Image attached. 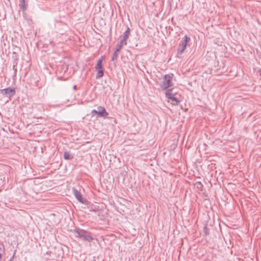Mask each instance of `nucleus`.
<instances>
[{"mask_svg":"<svg viewBox=\"0 0 261 261\" xmlns=\"http://www.w3.org/2000/svg\"><path fill=\"white\" fill-rule=\"evenodd\" d=\"M173 74H168L164 76L163 81L160 85V87L163 90H167L168 88L173 86L172 78Z\"/></svg>","mask_w":261,"mask_h":261,"instance_id":"obj_1","label":"nucleus"},{"mask_svg":"<svg viewBox=\"0 0 261 261\" xmlns=\"http://www.w3.org/2000/svg\"><path fill=\"white\" fill-rule=\"evenodd\" d=\"M190 40V38L185 35L182 40L180 41L178 49L177 52L179 54H181L185 49L186 48L187 43Z\"/></svg>","mask_w":261,"mask_h":261,"instance_id":"obj_2","label":"nucleus"},{"mask_svg":"<svg viewBox=\"0 0 261 261\" xmlns=\"http://www.w3.org/2000/svg\"><path fill=\"white\" fill-rule=\"evenodd\" d=\"M0 93L7 97L11 98L15 94L14 88L8 87L0 90Z\"/></svg>","mask_w":261,"mask_h":261,"instance_id":"obj_3","label":"nucleus"},{"mask_svg":"<svg viewBox=\"0 0 261 261\" xmlns=\"http://www.w3.org/2000/svg\"><path fill=\"white\" fill-rule=\"evenodd\" d=\"M172 90V89H169L166 91V92H165L166 97L172 101H175L176 102H179V100L176 97H175V94H173V93H171Z\"/></svg>","mask_w":261,"mask_h":261,"instance_id":"obj_4","label":"nucleus"},{"mask_svg":"<svg viewBox=\"0 0 261 261\" xmlns=\"http://www.w3.org/2000/svg\"><path fill=\"white\" fill-rule=\"evenodd\" d=\"M81 239L88 242H91L94 240V238L91 236V233L87 230H85V233H84Z\"/></svg>","mask_w":261,"mask_h":261,"instance_id":"obj_5","label":"nucleus"},{"mask_svg":"<svg viewBox=\"0 0 261 261\" xmlns=\"http://www.w3.org/2000/svg\"><path fill=\"white\" fill-rule=\"evenodd\" d=\"M97 115L99 117H107L108 115V113L106 111L104 107L99 106L97 107Z\"/></svg>","mask_w":261,"mask_h":261,"instance_id":"obj_6","label":"nucleus"},{"mask_svg":"<svg viewBox=\"0 0 261 261\" xmlns=\"http://www.w3.org/2000/svg\"><path fill=\"white\" fill-rule=\"evenodd\" d=\"M72 232L74 233L75 238H82L84 233H85V230L83 229L76 228L73 229Z\"/></svg>","mask_w":261,"mask_h":261,"instance_id":"obj_7","label":"nucleus"},{"mask_svg":"<svg viewBox=\"0 0 261 261\" xmlns=\"http://www.w3.org/2000/svg\"><path fill=\"white\" fill-rule=\"evenodd\" d=\"M72 191L73 192V194L77 200L81 202L82 203H84V202L83 199L82 195L80 192H79L75 188L72 189Z\"/></svg>","mask_w":261,"mask_h":261,"instance_id":"obj_8","label":"nucleus"},{"mask_svg":"<svg viewBox=\"0 0 261 261\" xmlns=\"http://www.w3.org/2000/svg\"><path fill=\"white\" fill-rule=\"evenodd\" d=\"M127 42L121 39L119 43L116 45L117 51H120L123 46L126 45Z\"/></svg>","mask_w":261,"mask_h":261,"instance_id":"obj_9","label":"nucleus"},{"mask_svg":"<svg viewBox=\"0 0 261 261\" xmlns=\"http://www.w3.org/2000/svg\"><path fill=\"white\" fill-rule=\"evenodd\" d=\"M129 35H130V29L129 27H127V29L124 33L123 36V38L122 39L124 41H125L126 42H127V40Z\"/></svg>","mask_w":261,"mask_h":261,"instance_id":"obj_10","label":"nucleus"},{"mask_svg":"<svg viewBox=\"0 0 261 261\" xmlns=\"http://www.w3.org/2000/svg\"><path fill=\"white\" fill-rule=\"evenodd\" d=\"M102 59H100L98 60L95 68L97 70H103L102 67Z\"/></svg>","mask_w":261,"mask_h":261,"instance_id":"obj_11","label":"nucleus"},{"mask_svg":"<svg viewBox=\"0 0 261 261\" xmlns=\"http://www.w3.org/2000/svg\"><path fill=\"white\" fill-rule=\"evenodd\" d=\"M73 158V156L70 154L69 152L65 151L64 153V158L65 160H71Z\"/></svg>","mask_w":261,"mask_h":261,"instance_id":"obj_12","label":"nucleus"},{"mask_svg":"<svg viewBox=\"0 0 261 261\" xmlns=\"http://www.w3.org/2000/svg\"><path fill=\"white\" fill-rule=\"evenodd\" d=\"M19 6V7L23 11L27 9V6L25 5L24 0H20Z\"/></svg>","mask_w":261,"mask_h":261,"instance_id":"obj_13","label":"nucleus"},{"mask_svg":"<svg viewBox=\"0 0 261 261\" xmlns=\"http://www.w3.org/2000/svg\"><path fill=\"white\" fill-rule=\"evenodd\" d=\"M120 51H117V49H116L115 52L113 53V56H112V61H115V60H117V58H118V53Z\"/></svg>","mask_w":261,"mask_h":261,"instance_id":"obj_14","label":"nucleus"},{"mask_svg":"<svg viewBox=\"0 0 261 261\" xmlns=\"http://www.w3.org/2000/svg\"><path fill=\"white\" fill-rule=\"evenodd\" d=\"M195 186L199 190H202L203 188V185L200 181H196L195 183Z\"/></svg>","mask_w":261,"mask_h":261,"instance_id":"obj_15","label":"nucleus"},{"mask_svg":"<svg viewBox=\"0 0 261 261\" xmlns=\"http://www.w3.org/2000/svg\"><path fill=\"white\" fill-rule=\"evenodd\" d=\"M103 75V70H97V73L96 74V78L99 79Z\"/></svg>","mask_w":261,"mask_h":261,"instance_id":"obj_16","label":"nucleus"},{"mask_svg":"<svg viewBox=\"0 0 261 261\" xmlns=\"http://www.w3.org/2000/svg\"><path fill=\"white\" fill-rule=\"evenodd\" d=\"M97 111H96V110H92L91 112V114L92 116H95L96 114L97 115Z\"/></svg>","mask_w":261,"mask_h":261,"instance_id":"obj_17","label":"nucleus"},{"mask_svg":"<svg viewBox=\"0 0 261 261\" xmlns=\"http://www.w3.org/2000/svg\"><path fill=\"white\" fill-rule=\"evenodd\" d=\"M203 230H204V233H205V234L206 236H207V235H208V234H209V233H208V232L207 228V226H204V228H203Z\"/></svg>","mask_w":261,"mask_h":261,"instance_id":"obj_18","label":"nucleus"},{"mask_svg":"<svg viewBox=\"0 0 261 261\" xmlns=\"http://www.w3.org/2000/svg\"><path fill=\"white\" fill-rule=\"evenodd\" d=\"M73 89H74V90H75V89H76V86L74 85V86H73Z\"/></svg>","mask_w":261,"mask_h":261,"instance_id":"obj_19","label":"nucleus"},{"mask_svg":"<svg viewBox=\"0 0 261 261\" xmlns=\"http://www.w3.org/2000/svg\"><path fill=\"white\" fill-rule=\"evenodd\" d=\"M2 258V254L0 253V259Z\"/></svg>","mask_w":261,"mask_h":261,"instance_id":"obj_20","label":"nucleus"},{"mask_svg":"<svg viewBox=\"0 0 261 261\" xmlns=\"http://www.w3.org/2000/svg\"><path fill=\"white\" fill-rule=\"evenodd\" d=\"M8 261H12V259H10L9 260H8Z\"/></svg>","mask_w":261,"mask_h":261,"instance_id":"obj_21","label":"nucleus"}]
</instances>
